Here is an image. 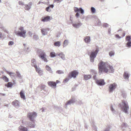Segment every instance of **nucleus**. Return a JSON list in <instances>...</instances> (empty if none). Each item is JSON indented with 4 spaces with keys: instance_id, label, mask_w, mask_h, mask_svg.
Here are the masks:
<instances>
[{
    "instance_id": "1",
    "label": "nucleus",
    "mask_w": 131,
    "mask_h": 131,
    "mask_svg": "<svg viewBox=\"0 0 131 131\" xmlns=\"http://www.w3.org/2000/svg\"><path fill=\"white\" fill-rule=\"evenodd\" d=\"M99 72V74H101L103 72L105 73L109 72L110 73L113 72L114 71L113 67L111 66L109 63L107 62H104L101 61L98 65Z\"/></svg>"
},
{
    "instance_id": "2",
    "label": "nucleus",
    "mask_w": 131,
    "mask_h": 131,
    "mask_svg": "<svg viewBox=\"0 0 131 131\" xmlns=\"http://www.w3.org/2000/svg\"><path fill=\"white\" fill-rule=\"evenodd\" d=\"M19 30L17 31L16 30L14 31V33L17 36H19L21 37L25 38L26 37V31L24 29L23 27H20L19 28Z\"/></svg>"
},
{
    "instance_id": "3",
    "label": "nucleus",
    "mask_w": 131,
    "mask_h": 131,
    "mask_svg": "<svg viewBox=\"0 0 131 131\" xmlns=\"http://www.w3.org/2000/svg\"><path fill=\"white\" fill-rule=\"evenodd\" d=\"M119 106L122 108L124 112L126 113H127L128 110L129 109V106L127 101H123L122 104H119Z\"/></svg>"
},
{
    "instance_id": "4",
    "label": "nucleus",
    "mask_w": 131,
    "mask_h": 131,
    "mask_svg": "<svg viewBox=\"0 0 131 131\" xmlns=\"http://www.w3.org/2000/svg\"><path fill=\"white\" fill-rule=\"evenodd\" d=\"M99 51V49H96L95 50L91 52V54L90 56V61L91 62H94V59L96 57Z\"/></svg>"
},
{
    "instance_id": "5",
    "label": "nucleus",
    "mask_w": 131,
    "mask_h": 131,
    "mask_svg": "<svg viewBox=\"0 0 131 131\" xmlns=\"http://www.w3.org/2000/svg\"><path fill=\"white\" fill-rule=\"evenodd\" d=\"M74 10L75 12L76 13L75 16L77 18H79L80 16V14L79 13V12H80L81 14L82 15L84 14V10L82 8H78L75 7L74 8Z\"/></svg>"
},
{
    "instance_id": "6",
    "label": "nucleus",
    "mask_w": 131,
    "mask_h": 131,
    "mask_svg": "<svg viewBox=\"0 0 131 131\" xmlns=\"http://www.w3.org/2000/svg\"><path fill=\"white\" fill-rule=\"evenodd\" d=\"M117 85L115 83L110 84L108 85V91L110 93H112L117 87Z\"/></svg>"
},
{
    "instance_id": "7",
    "label": "nucleus",
    "mask_w": 131,
    "mask_h": 131,
    "mask_svg": "<svg viewBox=\"0 0 131 131\" xmlns=\"http://www.w3.org/2000/svg\"><path fill=\"white\" fill-rule=\"evenodd\" d=\"M39 56V57L42 60L44 61V62H47L48 61L46 58L47 56L44 51L42 50L40 52V54Z\"/></svg>"
},
{
    "instance_id": "8",
    "label": "nucleus",
    "mask_w": 131,
    "mask_h": 131,
    "mask_svg": "<svg viewBox=\"0 0 131 131\" xmlns=\"http://www.w3.org/2000/svg\"><path fill=\"white\" fill-rule=\"evenodd\" d=\"M78 71L75 70L69 73L68 77L70 78H73L75 79L78 75Z\"/></svg>"
},
{
    "instance_id": "9",
    "label": "nucleus",
    "mask_w": 131,
    "mask_h": 131,
    "mask_svg": "<svg viewBox=\"0 0 131 131\" xmlns=\"http://www.w3.org/2000/svg\"><path fill=\"white\" fill-rule=\"evenodd\" d=\"M37 115L36 113L34 112L29 113L28 114V117L31 121H34V118H36Z\"/></svg>"
},
{
    "instance_id": "10",
    "label": "nucleus",
    "mask_w": 131,
    "mask_h": 131,
    "mask_svg": "<svg viewBox=\"0 0 131 131\" xmlns=\"http://www.w3.org/2000/svg\"><path fill=\"white\" fill-rule=\"evenodd\" d=\"M71 24L73 27L76 28H78L82 25V23L79 21L78 22H72Z\"/></svg>"
},
{
    "instance_id": "11",
    "label": "nucleus",
    "mask_w": 131,
    "mask_h": 131,
    "mask_svg": "<svg viewBox=\"0 0 131 131\" xmlns=\"http://www.w3.org/2000/svg\"><path fill=\"white\" fill-rule=\"evenodd\" d=\"M126 41L127 42L126 46L130 48L131 47V38L130 36H127L126 38Z\"/></svg>"
},
{
    "instance_id": "12",
    "label": "nucleus",
    "mask_w": 131,
    "mask_h": 131,
    "mask_svg": "<svg viewBox=\"0 0 131 131\" xmlns=\"http://www.w3.org/2000/svg\"><path fill=\"white\" fill-rule=\"evenodd\" d=\"M60 81H59L57 80L56 81V83L55 82L53 81H49L48 82V84L49 86L55 88L56 87V83L57 84Z\"/></svg>"
},
{
    "instance_id": "13",
    "label": "nucleus",
    "mask_w": 131,
    "mask_h": 131,
    "mask_svg": "<svg viewBox=\"0 0 131 131\" xmlns=\"http://www.w3.org/2000/svg\"><path fill=\"white\" fill-rule=\"evenodd\" d=\"M96 82L97 84L99 85H103L105 84V83L103 79L96 80Z\"/></svg>"
},
{
    "instance_id": "14",
    "label": "nucleus",
    "mask_w": 131,
    "mask_h": 131,
    "mask_svg": "<svg viewBox=\"0 0 131 131\" xmlns=\"http://www.w3.org/2000/svg\"><path fill=\"white\" fill-rule=\"evenodd\" d=\"M84 40L85 42L86 43H90L91 40L90 37L89 36H86L84 37Z\"/></svg>"
},
{
    "instance_id": "15",
    "label": "nucleus",
    "mask_w": 131,
    "mask_h": 131,
    "mask_svg": "<svg viewBox=\"0 0 131 131\" xmlns=\"http://www.w3.org/2000/svg\"><path fill=\"white\" fill-rule=\"evenodd\" d=\"M12 104L16 108H18L19 107V101L17 100H15L12 103Z\"/></svg>"
},
{
    "instance_id": "16",
    "label": "nucleus",
    "mask_w": 131,
    "mask_h": 131,
    "mask_svg": "<svg viewBox=\"0 0 131 131\" xmlns=\"http://www.w3.org/2000/svg\"><path fill=\"white\" fill-rule=\"evenodd\" d=\"M75 102V99L74 98H72L70 100L68 101L66 103V107L68 105H70L71 104L74 103Z\"/></svg>"
},
{
    "instance_id": "17",
    "label": "nucleus",
    "mask_w": 131,
    "mask_h": 131,
    "mask_svg": "<svg viewBox=\"0 0 131 131\" xmlns=\"http://www.w3.org/2000/svg\"><path fill=\"white\" fill-rule=\"evenodd\" d=\"M16 75L20 79L19 81L20 83H21L23 82L22 77L20 73L18 71L16 72Z\"/></svg>"
},
{
    "instance_id": "18",
    "label": "nucleus",
    "mask_w": 131,
    "mask_h": 131,
    "mask_svg": "<svg viewBox=\"0 0 131 131\" xmlns=\"http://www.w3.org/2000/svg\"><path fill=\"white\" fill-rule=\"evenodd\" d=\"M32 3L31 2L29 3L28 4L25 5L24 8L25 10H28L30 9L31 7Z\"/></svg>"
},
{
    "instance_id": "19",
    "label": "nucleus",
    "mask_w": 131,
    "mask_h": 131,
    "mask_svg": "<svg viewBox=\"0 0 131 131\" xmlns=\"http://www.w3.org/2000/svg\"><path fill=\"white\" fill-rule=\"evenodd\" d=\"M123 76L124 78L125 79H128L129 77V74L128 72H124L123 74Z\"/></svg>"
},
{
    "instance_id": "20",
    "label": "nucleus",
    "mask_w": 131,
    "mask_h": 131,
    "mask_svg": "<svg viewBox=\"0 0 131 131\" xmlns=\"http://www.w3.org/2000/svg\"><path fill=\"white\" fill-rule=\"evenodd\" d=\"M20 95L21 97L25 100L26 99L24 93V91L23 90H21L20 92Z\"/></svg>"
},
{
    "instance_id": "21",
    "label": "nucleus",
    "mask_w": 131,
    "mask_h": 131,
    "mask_svg": "<svg viewBox=\"0 0 131 131\" xmlns=\"http://www.w3.org/2000/svg\"><path fill=\"white\" fill-rule=\"evenodd\" d=\"M18 130H19L22 131H27V128L25 127H23L22 126H20L18 128Z\"/></svg>"
},
{
    "instance_id": "22",
    "label": "nucleus",
    "mask_w": 131,
    "mask_h": 131,
    "mask_svg": "<svg viewBox=\"0 0 131 131\" xmlns=\"http://www.w3.org/2000/svg\"><path fill=\"white\" fill-rule=\"evenodd\" d=\"M50 19V17L49 16H47L44 18H42V21L43 22L47 21Z\"/></svg>"
},
{
    "instance_id": "23",
    "label": "nucleus",
    "mask_w": 131,
    "mask_h": 131,
    "mask_svg": "<svg viewBox=\"0 0 131 131\" xmlns=\"http://www.w3.org/2000/svg\"><path fill=\"white\" fill-rule=\"evenodd\" d=\"M59 56L61 59L63 60H65V55L62 52H61L57 54Z\"/></svg>"
},
{
    "instance_id": "24",
    "label": "nucleus",
    "mask_w": 131,
    "mask_h": 131,
    "mask_svg": "<svg viewBox=\"0 0 131 131\" xmlns=\"http://www.w3.org/2000/svg\"><path fill=\"white\" fill-rule=\"evenodd\" d=\"M45 68L46 70L49 72L50 73H53V71L51 68L49 66L46 65V66Z\"/></svg>"
},
{
    "instance_id": "25",
    "label": "nucleus",
    "mask_w": 131,
    "mask_h": 131,
    "mask_svg": "<svg viewBox=\"0 0 131 131\" xmlns=\"http://www.w3.org/2000/svg\"><path fill=\"white\" fill-rule=\"evenodd\" d=\"M29 126L31 128H34L35 126V124L34 122V121H31L29 122L28 124Z\"/></svg>"
},
{
    "instance_id": "26",
    "label": "nucleus",
    "mask_w": 131,
    "mask_h": 131,
    "mask_svg": "<svg viewBox=\"0 0 131 131\" xmlns=\"http://www.w3.org/2000/svg\"><path fill=\"white\" fill-rule=\"evenodd\" d=\"M41 33L43 35H46L47 32V29H46L42 28L41 29Z\"/></svg>"
},
{
    "instance_id": "27",
    "label": "nucleus",
    "mask_w": 131,
    "mask_h": 131,
    "mask_svg": "<svg viewBox=\"0 0 131 131\" xmlns=\"http://www.w3.org/2000/svg\"><path fill=\"white\" fill-rule=\"evenodd\" d=\"M110 109L112 112L114 114H116L117 113V112L115 110L114 108L112 105H111Z\"/></svg>"
},
{
    "instance_id": "28",
    "label": "nucleus",
    "mask_w": 131,
    "mask_h": 131,
    "mask_svg": "<svg viewBox=\"0 0 131 131\" xmlns=\"http://www.w3.org/2000/svg\"><path fill=\"white\" fill-rule=\"evenodd\" d=\"M31 65L32 66L36 67L37 66L36 64V62L35 59H33L31 60Z\"/></svg>"
},
{
    "instance_id": "29",
    "label": "nucleus",
    "mask_w": 131,
    "mask_h": 131,
    "mask_svg": "<svg viewBox=\"0 0 131 131\" xmlns=\"http://www.w3.org/2000/svg\"><path fill=\"white\" fill-rule=\"evenodd\" d=\"M91 77V75H85L84 76V79L85 80H87L90 79Z\"/></svg>"
},
{
    "instance_id": "30",
    "label": "nucleus",
    "mask_w": 131,
    "mask_h": 131,
    "mask_svg": "<svg viewBox=\"0 0 131 131\" xmlns=\"http://www.w3.org/2000/svg\"><path fill=\"white\" fill-rule=\"evenodd\" d=\"M69 43V41L67 39L65 40L63 42V47H66L68 45Z\"/></svg>"
},
{
    "instance_id": "31",
    "label": "nucleus",
    "mask_w": 131,
    "mask_h": 131,
    "mask_svg": "<svg viewBox=\"0 0 131 131\" xmlns=\"http://www.w3.org/2000/svg\"><path fill=\"white\" fill-rule=\"evenodd\" d=\"M7 73L9 74L10 76L11 77L13 78L15 75V73L12 72H9L8 71H6Z\"/></svg>"
},
{
    "instance_id": "32",
    "label": "nucleus",
    "mask_w": 131,
    "mask_h": 131,
    "mask_svg": "<svg viewBox=\"0 0 131 131\" xmlns=\"http://www.w3.org/2000/svg\"><path fill=\"white\" fill-rule=\"evenodd\" d=\"M91 11V13L93 14H95L96 12V10L95 8L94 7H92L90 8Z\"/></svg>"
},
{
    "instance_id": "33",
    "label": "nucleus",
    "mask_w": 131,
    "mask_h": 131,
    "mask_svg": "<svg viewBox=\"0 0 131 131\" xmlns=\"http://www.w3.org/2000/svg\"><path fill=\"white\" fill-rule=\"evenodd\" d=\"M95 24L96 25H97L100 26L101 25V23L100 20L99 19H97L96 20Z\"/></svg>"
},
{
    "instance_id": "34",
    "label": "nucleus",
    "mask_w": 131,
    "mask_h": 131,
    "mask_svg": "<svg viewBox=\"0 0 131 131\" xmlns=\"http://www.w3.org/2000/svg\"><path fill=\"white\" fill-rule=\"evenodd\" d=\"M54 45L56 46L59 47L60 46V42L58 41L54 42Z\"/></svg>"
},
{
    "instance_id": "35",
    "label": "nucleus",
    "mask_w": 131,
    "mask_h": 131,
    "mask_svg": "<svg viewBox=\"0 0 131 131\" xmlns=\"http://www.w3.org/2000/svg\"><path fill=\"white\" fill-rule=\"evenodd\" d=\"M2 79L6 82H8L9 81V79L5 76H4L3 77Z\"/></svg>"
},
{
    "instance_id": "36",
    "label": "nucleus",
    "mask_w": 131,
    "mask_h": 131,
    "mask_svg": "<svg viewBox=\"0 0 131 131\" xmlns=\"http://www.w3.org/2000/svg\"><path fill=\"white\" fill-rule=\"evenodd\" d=\"M29 47H26V48H24V51L27 54L29 52Z\"/></svg>"
},
{
    "instance_id": "37",
    "label": "nucleus",
    "mask_w": 131,
    "mask_h": 131,
    "mask_svg": "<svg viewBox=\"0 0 131 131\" xmlns=\"http://www.w3.org/2000/svg\"><path fill=\"white\" fill-rule=\"evenodd\" d=\"M5 86H7L8 88H9L12 86V84L11 82H9L7 83V84H6Z\"/></svg>"
},
{
    "instance_id": "38",
    "label": "nucleus",
    "mask_w": 131,
    "mask_h": 131,
    "mask_svg": "<svg viewBox=\"0 0 131 131\" xmlns=\"http://www.w3.org/2000/svg\"><path fill=\"white\" fill-rule=\"evenodd\" d=\"M109 54L110 57H112L114 55V52L113 51H111L109 52Z\"/></svg>"
},
{
    "instance_id": "39",
    "label": "nucleus",
    "mask_w": 131,
    "mask_h": 131,
    "mask_svg": "<svg viewBox=\"0 0 131 131\" xmlns=\"http://www.w3.org/2000/svg\"><path fill=\"white\" fill-rule=\"evenodd\" d=\"M56 73L59 74H62L64 73V72L61 70H58L56 72Z\"/></svg>"
},
{
    "instance_id": "40",
    "label": "nucleus",
    "mask_w": 131,
    "mask_h": 131,
    "mask_svg": "<svg viewBox=\"0 0 131 131\" xmlns=\"http://www.w3.org/2000/svg\"><path fill=\"white\" fill-rule=\"evenodd\" d=\"M50 55L51 57H54L55 56V53L54 52H51L50 53Z\"/></svg>"
},
{
    "instance_id": "41",
    "label": "nucleus",
    "mask_w": 131,
    "mask_h": 131,
    "mask_svg": "<svg viewBox=\"0 0 131 131\" xmlns=\"http://www.w3.org/2000/svg\"><path fill=\"white\" fill-rule=\"evenodd\" d=\"M69 78L68 77V78H66L64 79L63 81V82L64 83H67L69 80Z\"/></svg>"
},
{
    "instance_id": "42",
    "label": "nucleus",
    "mask_w": 131,
    "mask_h": 131,
    "mask_svg": "<svg viewBox=\"0 0 131 131\" xmlns=\"http://www.w3.org/2000/svg\"><path fill=\"white\" fill-rule=\"evenodd\" d=\"M14 43L13 41H9L8 43V45L9 46H10L14 44Z\"/></svg>"
},
{
    "instance_id": "43",
    "label": "nucleus",
    "mask_w": 131,
    "mask_h": 131,
    "mask_svg": "<svg viewBox=\"0 0 131 131\" xmlns=\"http://www.w3.org/2000/svg\"><path fill=\"white\" fill-rule=\"evenodd\" d=\"M18 4L19 5L21 6H23L24 4V3L22 1H19L18 2Z\"/></svg>"
},
{
    "instance_id": "44",
    "label": "nucleus",
    "mask_w": 131,
    "mask_h": 131,
    "mask_svg": "<svg viewBox=\"0 0 131 131\" xmlns=\"http://www.w3.org/2000/svg\"><path fill=\"white\" fill-rule=\"evenodd\" d=\"M39 75H42L43 74V71L41 70L38 72Z\"/></svg>"
},
{
    "instance_id": "45",
    "label": "nucleus",
    "mask_w": 131,
    "mask_h": 131,
    "mask_svg": "<svg viewBox=\"0 0 131 131\" xmlns=\"http://www.w3.org/2000/svg\"><path fill=\"white\" fill-rule=\"evenodd\" d=\"M36 70V71L38 72V71H39L40 70H41V69L40 68H38L37 67V66L36 67H35Z\"/></svg>"
},
{
    "instance_id": "46",
    "label": "nucleus",
    "mask_w": 131,
    "mask_h": 131,
    "mask_svg": "<svg viewBox=\"0 0 131 131\" xmlns=\"http://www.w3.org/2000/svg\"><path fill=\"white\" fill-rule=\"evenodd\" d=\"M122 96L124 98H126V94L125 93H122Z\"/></svg>"
},
{
    "instance_id": "47",
    "label": "nucleus",
    "mask_w": 131,
    "mask_h": 131,
    "mask_svg": "<svg viewBox=\"0 0 131 131\" xmlns=\"http://www.w3.org/2000/svg\"><path fill=\"white\" fill-rule=\"evenodd\" d=\"M103 26L105 27H108V24L106 23H105L103 24Z\"/></svg>"
},
{
    "instance_id": "48",
    "label": "nucleus",
    "mask_w": 131,
    "mask_h": 131,
    "mask_svg": "<svg viewBox=\"0 0 131 131\" xmlns=\"http://www.w3.org/2000/svg\"><path fill=\"white\" fill-rule=\"evenodd\" d=\"M49 8H50L49 6L48 7H47V8H46V10L47 12H49L50 11L49 10Z\"/></svg>"
},
{
    "instance_id": "49",
    "label": "nucleus",
    "mask_w": 131,
    "mask_h": 131,
    "mask_svg": "<svg viewBox=\"0 0 131 131\" xmlns=\"http://www.w3.org/2000/svg\"><path fill=\"white\" fill-rule=\"evenodd\" d=\"M40 111L41 112H44V108H41L40 110Z\"/></svg>"
},
{
    "instance_id": "50",
    "label": "nucleus",
    "mask_w": 131,
    "mask_h": 131,
    "mask_svg": "<svg viewBox=\"0 0 131 131\" xmlns=\"http://www.w3.org/2000/svg\"><path fill=\"white\" fill-rule=\"evenodd\" d=\"M93 79L94 80H95L96 81V80H97V79H96V75H94L93 77Z\"/></svg>"
},
{
    "instance_id": "51",
    "label": "nucleus",
    "mask_w": 131,
    "mask_h": 131,
    "mask_svg": "<svg viewBox=\"0 0 131 131\" xmlns=\"http://www.w3.org/2000/svg\"><path fill=\"white\" fill-rule=\"evenodd\" d=\"M116 36L119 39H120L121 38V37L119 36L118 35H116Z\"/></svg>"
},
{
    "instance_id": "52",
    "label": "nucleus",
    "mask_w": 131,
    "mask_h": 131,
    "mask_svg": "<svg viewBox=\"0 0 131 131\" xmlns=\"http://www.w3.org/2000/svg\"><path fill=\"white\" fill-rule=\"evenodd\" d=\"M23 45L24 47V48H26L27 47H26L27 44L26 43H24L23 44Z\"/></svg>"
},
{
    "instance_id": "53",
    "label": "nucleus",
    "mask_w": 131,
    "mask_h": 131,
    "mask_svg": "<svg viewBox=\"0 0 131 131\" xmlns=\"http://www.w3.org/2000/svg\"><path fill=\"white\" fill-rule=\"evenodd\" d=\"M71 17L70 16V21H71V24L73 22V20H72L71 19Z\"/></svg>"
},
{
    "instance_id": "54",
    "label": "nucleus",
    "mask_w": 131,
    "mask_h": 131,
    "mask_svg": "<svg viewBox=\"0 0 131 131\" xmlns=\"http://www.w3.org/2000/svg\"><path fill=\"white\" fill-rule=\"evenodd\" d=\"M109 129L108 128H107L104 130V131H109Z\"/></svg>"
},
{
    "instance_id": "55",
    "label": "nucleus",
    "mask_w": 131,
    "mask_h": 131,
    "mask_svg": "<svg viewBox=\"0 0 131 131\" xmlns=\"http://www.w3.org/2000/svg\"><path fill=\"white\" fill-rule=\"evenodd\" d=\"M2 33L0 32V38H1L2 36Z\"/></svg>"
},
{
    "instance_id": "56",
    "label": "nucleus",
    "mask_w": 131,
    "mask_h": 131,
    "mask_svg": "<svg viewBox=\"0 0 131 131\" xmlns=\"http://www.w3.org/2000/svg\"><path fill=\"white\" fill-rule=\"evenodd\" d=\"M38 36H36L35 35H34V38H37L38 37Z\"/></svg>"
},
{
    "instance_id": "57",
    "label": "nucleus",
    "mask_w": 131,
    "mask_h": 131,
    "mask_svg": "<svg viewBox=\"0 0 131 131\" xmlns=\"http://www.w3.org/2000/svg\"><path fill=\"white\" fill-rule=\"evenodd\" d=\"M0 94H1L3 96H5V94H2L0 93Z\"/></svg>"
},
{
    "instance_id": "58",
    "label": "nucleus",
    "mask_w": 131,
    "mask_h": 131,
    "mask_svg": "<svg viewBox=\"0 0 131 131\" xmlns=\"http://www.w3.org/2000/svg\"><path fill=\"white\" fill-rule=\"evenodd\" d=\"M50 7H51L52 8L53 7H54V6H53V5H50Z\"/></svg>"
},
{
    "instance_id": "59",
    "label": "nucleus",
    "mask_w": 131,
    "mask_h": 131,
    "mask_svg": "<svg viewBox=\"0 0 131 131\" xmlns=\"http://www.w3.org/2000/svg\"><path fill=\"white\" fill-rule=\"evenodd\" d=\"M125 33H124L123 34V37H124V36H125Z\"/></svg>"
},
{
    "instance_id": "60",
    "label": "nucleus",
    "mask_w": 131,
    "mask_h": 131,
    "mask_svg": "<svg viewBox=\"0 0 131 131\" xmlns=\"http://www.w3.org/2000/svg\"><path fill=\"white\" fill-rule=\"evenodd\" d=\"M84 17H85L84 16H83V17H82V19H84Z\"/></svg>"
},
{
    "instance_id": "61",
    "label": "nucleus",
    "mask_w": 131,
    "mask_h": 131,
    "mask_svg": "<svg viewBox=\"0 0 131 131\" xmlns=\"http://www.w3.org/2000/svg\"><path fill=\"white\" fill-rule=\"evenodd\" d=\"M3 70H5V71H7L6 70L5 68H4V69H3Z\"/></svg>"
},
{
    "instance_id": "62",
    "label": "nucleus",
    "mask_w": 131,
    "mask_h": 131,
    "mask_svg": "<svg viewBox=\"0 0 131 131\" xmlns=\"http://www.w3.org/2000/svg\"><path fill=\"white\" fill-rule=\"evenodd\" d=\"M100 0L102 2H103L104 1V0Z\"/></svg>"
},
{
    "instance_id": "63",
    "label": "nucleus",
    "mask_w": 131,
    "mask_h": 131,
    "mask_svg": "<svg viewBox=\"0 0 131 131\" xmlns=\"http://www.w3.org/2000/svg\"><path fill=\"white\" fill-rule=\"evenodd\" d=\"M59 0H54V1H55V2H56L57 1H59Z\"/></svg>"
},
{
    "instance_id": "64",
    "label": "nucleus",
    "mask_w": 131,
    "mask_h": 131,
    "mask_svg": "<svg viewBox=\"0 0 131 131\" xmlns=\"http://www.w3.org/2000/svg\"><path fill=\"white\" fill-rule=\"evenodd\" d=\"M6 131H9V130H7Z\"/></svg>"
}]
</instances>
